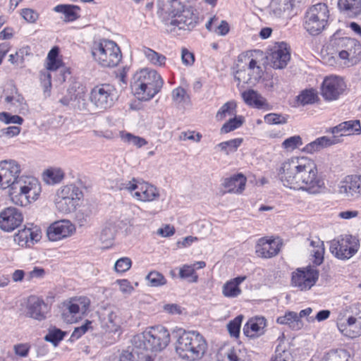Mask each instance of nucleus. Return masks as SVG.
I'll return each mask as SVG.
<instances>
[{"mask_svg":"<svg viewBox=\"0 0 361 361\" xmlns=\"http://www.w3.org/2000/svg\"><path fill=\"white\" fill-rule=\"evenodd\" d=\"M20 132V128L18 126H9L5 128H3L0 131V137H13L19 135Z\"/></svg>","mask_w":361,"mask_h":361,"instance_id":"obj_64","label":"nucleus"},{"mask_svg":"<svg viewBox=\"0 0 361 361\" xmlns=\"http://www.w3.org/2000/svg\"><path fill=\"white\" fill-rule=\"evenodd\" d=\"M91 322L86 321V322L82 326L75 328L71 336V339L73 341L80 338L91 327Z\"/></svg>","mask_w":361,"mask_h":361,"instance_id":"obj_62","label":"nucleus"},{"mask_svg":"<svg viewBox=\"0 0 361 361\" xmlns=\"http://www.w3.org/2000/svg\"><path fill=\"white\" fill-rule=\"evenodd\" d=\"M146 280L148 281V284L153 287L163 286L166 283L164 276L157 271L149 272L146 276Z\"/></svg>","mask_w":361,"mask_h":361,"instance_id":"obj_52","label":"nucleus"},{"mask_svg":"<svg viewBox=\"0 0 361 361\" xmlns=\"http://www.w3.org/2000/svg\"><path fill=\"white\" fill-rule=\"evenodd\" d=\"M294 0H271V8L276 16H280L282 13L292 10Z\"/></svg>","mask_w":361,"mask_h":361,"instance_id":"obj_43","label":"nucleus"},{"mask_svg":"<svg viewBox=\"0 0 361 361\" xmlns=\"http://www.w3.org/2000/svg\"><path fill=\"white\" fill-rule=\"evenodd\" d=\"M349 355L345 350H337L327 354V361H348Z\"/></svg>","mask_w":361,"mask_h":361,"instance_id":"obj_57","label":"nucleus"},{"mask_svg":"<svg viewBox=\"0 0 361 361\" xmlns=\"http://www.w3.org/2000/svg\"><path fill=\"white\" fill-rule=\"evenodd\" d=\"M38 240L39 234L30 228H24L14 235V241L20 247H30Z\"/></svg>","mask_w":361,"mask_h":361,"instance_id":"obj_33","label":"nucleus"},{"mask_svg":"<svg viewBox=\"0 0 361 361\" xmlns=\"http://www.w3.org/2000/svg\"><path fill=\"white\" fill-rule=\"evenodd\" d=\"M271 66L275 69H283L286 67L290 59V49L286 42L276 43L271 49L267 57Z\"/></svg>","mask_w":361,"mask_h":361,"instance_id":"obj_22","label":"nucleus"},{"mask_svg":"<svg viewBox=\"0 0 361 361\" xmlns=\"http://www.w3.org/2000/svg\"><path fill=\"white\" fill-rule=\"evenodd\" d=\"M120 137L124 142L131 144L138 148L147 144V141L145 138L134 135L128 132H121Z\"/></svg>","mask_w":361,"mask_h":361,"instance_id":"obj_48","label":"nucleus"},{"mask_svg":"<svg viewBox=\"0 0 361 361\" xmlns=\"http://www.w3.org/2000/svg\"><path fill=\"white\" fill-rule=\"evenodd\" d=\"M341 140L338 136L332 137L322 136L308 143L302 148V152L307 154H313L320 150L340 142Z\"/></svg>","mask_w":361,"mask_h":361,"instance_id":"obj_29","label":"nucleus"},{"mask_svg":"<svg viewBox=\"0 0 361 361\" xmlns=\"http://www.w3.org/2000/svg\"><path fill=\"white\" fill-rule=\"evenodd\" d=\"M338 193L343 198L355 200L361 197V175L345 176L338 185Z\"/></svg>","mask_w":361,"mask_h":361,"instance_id":"obj_16","label":"nucleus"},{"mask_svg":"<svg viewBox=\"0 0 361 361\" xmlns=\"http://www.w3.org/2000/svg\"><path fill=\"white\" fill-rule=\"evenodd\" d=\"M65 176L64 171L59 167H50L43 172L42 178L48 185H54L61 183Z\"/></svg>","mask_w":361,"mask_h":361,"instance_id":"obj_38","label":"nucleus"},{"mask_svg":"<svg viewBox=\"0 0 361 361\" xmlns=\"http://www.w3.org/2000/svg\"><path fill=\"white\" fill-rule=\"evenodd\" d=\"M324 242L319 238L312 240L310 243V256L313 258V263L320 265L324 261Z\"/></svg>","mask_w":361,"mask_h":361,"instance_id":"obj_36","label":"nucleus"},{"mask_svg":"<svg viewBox=\"0 0 361 361\" xmlns=\"http://www.w3.org/2000/svg\"><path fill=\"white\" fill-rule=\"evenodd\" d=\"M207 349L206 340L197 331H183L179 334L175 344L176 353L178 356L189 361L200 360Z\"/></svg>","mask_w":361,"mask_h":361,"instance_id":"obj_5","label":"nucleus"},{"mask_svg":"<svg viewBox=\"0 0 361 361\" xmlns=\"http://www.w3.org/2000/svg\"><path fill=\"white\" fill-rule=\"evenodd\" d=\"M170 334L163 326H155L147 328L142 334L133 336L132 343L140 350V353L160 352L169 345Z\"/></svg>","mask_w":361,"mask_h":361,"instance_id":"obj_6","label":"nucleus"},{"mask_svg":"<svg viewBox=\"0 0 361 361\" xmlns=\"http://www.w3.org/2000/svg\"><path fill=\"white\" fill-rule=\"evenodd\" d=\"M244 123L243 116H234L233 118H230L221 128L220 132L221 134L230 133L238 128H240Z\"/></svg>","mask_w":361,"mask_h":361,"instance_id":"obj_46","label":"nucleus"},{"mask_svg":"<svg viewBox=\"0 0 361 361\" xmlns=\"http://www.w3.org/2000/svg\"><path fill=\"white\" fill-rule=\"evenodd\" d=\"M360 247L359 240L350 235H341L330 242V251L333 255L339 259L351 258Z\"/></svg>","mask_w":361,"mask_h":361,"instance_id":"obj_13","label":"nucleus"},{"mask_svg":"<svg viewBox=\"0 0 361 361\" xmlns=\"http://www.w3.org/2000/svg\"><path fill=\"white\" fill-rule=\"evenodd\" d=\"M144 54L147 60L154 66H163L165 65L166 58L149 48H144Z\"/></svg>","mask_w":361,"mask_h":361,"instance_id":"obj_45","label":"nucleus"},{"mask_svg":"<svg viewBox=\"0 0 361 361\" xmlns=\"http://www.w3.org/2000/svg\"><path fill=\"white\" fill-rule=\"evenodd\" d=\"M243 319V315H238L227 324V329L231 336L238 338Z\"/></svg>","mask_w":361,"mask_h":361,"instance_id":"obj_51","label":"nucleus"},{"mask_svg":"<svg viewBox=\"0 0 361 361\" xmlns=\"http://www.w3.org/2000/svg\"><path fill=\"white\" fill-rule=\"evenodd\" d=\"M217 361H249L247 350L240 345L221 348Z\"/></svg>","mask_w":361,"mask_h":361,"instance_id":"obj_25","label":"nucleus"},{"mask_svg":"<svg viewBox=\"0 0 361 361\" xmlns=\"http://www.w3.org/2000/svg\"><path fill=\"white\" fill-rule=\"evenodd\" d=\"M75 10H79V7L66 4L58 5L54 8V11L63 13L66 21H73L78 18Z\"/></svg>","mask_w":361,"mask_h":361,"instance_id":"obj_44","label":"nucleus"},{"mask_svg":"<svg viewBox=\"0 0 361 361\" xmlns=\"http://www.w3.org/2000/svg\"><path fill=\"white\" fill-rule=\"evenodd\" d=\"M21 212L15 207H7L0 212V228L5 232H11L23 222Z\"/></svg>","mask_w":361,"mask_h":361,"instance_id":"obj_21","label":"nucleus"},{"mask_svg":"<svg viewBox=\"0 0 361 361\" xmlns=\"http://www.w3.org/2000/svg\"><path fill=\"white\" fill-rule=\"evenodd\" d=\"M281 245L278 241L260 238L255 247L257 256L262 258H271L280 251Z\"/></svg>","mask_w":361,"mask_h":361,"instance_id":"obj_27","label":"nucleus"},{"mask_svg":"<svg viewBox=\"0 0 361 361\" xmlns=\"http://www.w3.org/2000/svg\"><path fill=\"white\" fill-rule=\"evenodd\" d=\"M277 173L282 185L290 190L317 195L326 188L324 178L319 173L316 164L306 157H292L284 160Z\"/></svg>","mask_w":361,"mask_h":361,"instance_id":"obj_1","label":"nucleus"},{"mask_svg":"<svg viewBox=\"0 0 361 361\" xmlns=\"http://www.w3.org/2000/svg\"><path fill=\"white\" fill-rule=\"evenodd\" d=\"M91 53L94 60L104 68H114L122 59L120 47L115 42L109 39L94 42Z\"/></svg>","mask_w":361,"mask_h":361,"instance_id":"obj_7","label":"nucleus"},{"mask_svg":"<svg viewBox=\"0 0 361 361\" xmlns=\"http://www.w3.org/2000/svg\"><path fill=\"white\" fill-rule=\"evenodd\" d=\"M30 349L29 343H18L13 345V352L15 355L20 358L27 357Z\"/></svg>","mask_w":361,"mask_h":361,"instance_id":"obj_60","label":"nucleus"},{"mask_svg":"<svg viewBox=\"0 0 361 361\" xmlns=\"http://www.w3.org/2000/svg\"><path fill=\"white\" fill-rule=\"evenodd\" d=\"M338 6L350 17L357 16L361 12V0H338Z\"/></svg>","mask_w":361,"mask_h":361,"instance_id":"obj_37","label":"nucleus"},{"mask_svg":"<svg viewBox=\"0 0 361 361\" xmlns=\"http://www.w3.org/2000/svg\"><path fill=\"white\" fill-rule=\"evenodd\" d=\"M267 326L264 317H255L249 319L243 327L244 334L250 338H257L264 334Z\"/></svg>","mask_w":361,"mask_h":361,"instance_id":"obj_30","label":"nucleus"},{"mask_svg":"<svg viewBox=\"0 0 361 361\" xmlns=\"http://www.w3.org/2000/svg\"><path fill=\"white\" fill-rule=\"evenodd\" d=\"M21 16L29 23H35L39 18L37 12L31 8L22 9Z\"/></svg>","mask_w":361,"mask_h":361,"instance_id":"obj_63","label":"nucleus"},{"mask_svg":"<svg viewBox=\"0 0 361 361\" xmlns=\"http://www.w3.org/2000/svg\"><path fill=\"white\" fill-rule=\"evenodd\" d=\"M336 52L344 65L356 64L361 59V44L354 38L342 37L337 39Z\"/></svg>","mask_w":361,"mask_h":361,"instance_id":"obj_12","label":"nucleus"},{"mask_svg":"<svg viewBox=\"0 0 361 361\" xmlns=\"http://www.w3.org/2000/svg\"><path fill=\"white\" fill-rule=\"evenodd\" d=\"M0 121L5 124L14 123L21 125L23 123V118L18 115H11L7 112H1Z\"/></svg>","mask_w":361,"mask_h":361,"instance_id":"obj_56","label":"nucleus"},{"mask_svg":"<svg viewBox=\"0 0 361 361\" xmlns=\"http://www.w3.org/2000/svg\"><path fill=\"white\" fill-rule=\"evenodd\" d=\"M5 101L15 108L16 111H21L27 109L25 99L17 92L14 95L6 97Z\"/></svg>","mask_w":361,"mask_h":361,"instance_id":"obj_49","label":"nucleus"},{"mask_svg":"<svg viewBox=\"0 0 361 361\" xmlns=\"http://www.w3.org/2000/svg\"><path fill=\"white\" fill-rule=\"evenodd\" d=\"M345 87L342 78L338 76L326 77L322 83V95L326 100H336L343 93Z\"/></svg>","mask_w":361,"mask_h":361,"instance_id":"obj_23","label":"nucleus"},{"mask_svg":"<svg viewBox=\"0 0 361 361\" xmlns=\"http://www.w3.org/2000/svg\"><path fill=\"white\" fill-rule=\"evenodd\" d=\"M243 139L238 137L228 141L222 142L216 145L215 148L224 152L226 155L235 152L242 145Z\"/></svg>","mask_w":361,"mask_h":361,"instance_id":"obj_40","label":"nucleus"},{"mask_svg":"<svg viewBox=\"0 0 361 361\" xmlns=\"http://www.w3.org/2000/svg\"><path fill=\"white\" fill-rule=\"evenodd\" d=\"M236 115V103L235 101L226 102L217 111L216 119L218 121L224 120L226 117H232Z\"/></svg>","mask_w":361,"mask_h":361,"instance_id":"obj_41","label":"nucleus"},{"mask_svg":"<svg viewBox=\"0 0 361 361\" xmlns=\"http://www.w3.org/2000/svg\"><path fill=\"white\" fill-rule=\"evenodd\" d=\"M101 326L108 332L118 331L123 323L118 309L109 307L102 309L99 312Z\"/></svg>","mask_w":361,"mask_h":361,"instance_id":"obj_18","label":"nucleus"},{"mask_svg":"<svg viewBox=\"0 0 361 361\" xmlns=\"http://www.w3.org/2000/svg\"><path fill=\"white\" fill-rule=\"evenodd\" d=\"M205 27L208 31L213 32L219 36H225L230 30V27L227 21L222 20L219 22V18L216 16L210 18L206 23Z\"/></svg>","mask_w":361,"mask_h":361,"instance_id":"obj_34","label":"nucleus"},{"mask_svg":"<svg viewBox=\"0 0 361 361\" xmlns=\"http://www.w3.org/2000/svg\"><path fill=\"white\" fill-rule=\"evenodd\" d=\"M276 322L279 324L288 325L293 330H300L303 326L298 314L293 311L286 312L283 316L279 317Z\"/></svg>","mask_w":361,"mask_h":361,"instance_id":"obj_35","label":"nucleus"},{"mask_svg":"<svg viewBox=\"0 0 361 361\" xmlns=\"http://www.w3.org/2000/svg\"><path fill=\"white\" fill-rule=\"evenodd\" d=\"M20 166L14 160L0 162V188H10L12 201L16 204L26 206L35 201L41 193L39 181L32 176L19 177Z\"/></svg>","mask_w":361,"mask_h":361,"instance_id":"obj_2","label":"nucleus"},{"mask_svg":"<svg viewBox=\"0 0 361 361\" xmlns=\"http://www.w3.org/2000/svg\"><path fill=\"white\" fill-rule=\"evenodd\" d=\"M338 328L343 335L349 338L361 336V312L350 316L346 322L338 323Z\"/></svg>","mask_w":361,"mask_h":361,"instance_id":"obj_24","label":"nucleus"},{"mask_svg":"<svg viewBox=\"0 0 361 361\" xmlns=\"http://www.w3.org/2000/svg\"><path fill=\"white\" fill-rule=\"evenodd\" d=\"M164 85L161 76L150 68L136 72L131 82V89L139 100L149 101L159 93Z\"/></svg>","mask_w":361,"mask_h":361,"instance_id":"obj_4","label":"nucleus"},{"mask_svg":"<svg viewBox=\"0 0 361 361\" xmlns=\"http://www.w3.org/2000/svg\"><path fill=\"white\" fill-rule=\"evenodd\" d=\"M118 188L121 190H126L132 199L137 202H153L160 197L159 190L142 179L133 178L121 183Z\"/></svg>","mask_w":361,"mask_h":361,"instance_id":"obj_8","label":"nucleus"},{"mask_svg":"<svg viewBox=\"0 0 361 361\" xmlns=\"http://www.w3.org/2000/svg\"><path fill=\"white\" fill-rule=\"evenodd\" d=\"M132 262L128 257L118 259L114 264V269L116 272L124 273L131 267Z\"/></svg>","mask_w":361,"mask_h":361,"instance_id":"obj_58","label":"nucleus"},{"mask_svg":"<svg viewBox=\"0 0 361 361\" xmlns=\"http://www.w3.org/2000/svg\"><path fill=\"white\" fill-rule=\"evenodd\" d=\"M245 279V276H240L227 281L222 286V295L228 298H238L242 293L240 285Z\"/></svg>","mask_w":361,"mask_h":361,"instance_id":"obj_32","label":"nucleus"},{"mask_svg":"<svg viewBox=\"0 0 361 361\" xmlns=\"http://www.w3.org/2000/svg\"><path fill=\"white\" fill-rule=\"evenodd\" d=\"M93 209L90 205H83L78 212L76 217L81 224L87 223L92 215Z\"/></svg>","mask_w":361,"mask_h":361,"instance_id":"obj_55","label":"nucleus"},{"mask_svg":"<svg viewBox=\"0 0 361 361\" xmlns=\"http://www.w3.org/2000/svg\"><path fill=\"white\" fill-rule=\"evenodd\" d=\"M171 97L175 104L182 107L189 104L190 102L189 94L182 87H178L173 90Z\"/></svg>","mask_w":361,"mask_h":361,"instance_id":"obj_42","label":"nucleus"},{"mask_svg":"<svg viewBox=\"0 0 361 361\" xmlns=\"http://www.w3.org/2000/svg\"><path fill=\"white\" fill-rule=\"evenodd\" d=\"M242 97L244 102L250 106L262 108L266 104L265 99L261 96L257 92L250 90L242 93Z\"/></svg>","mask_w":361,"mask_h":361,"instance_id":"obj_39","label":"nucleus"},{"mask_svg":"<svg viewBox=\"0 0 361 361\" xmlns=\"http://www.w3.org/2000/svg\"><path fill=\"white\" fill-rule=\"evenodd\" d=\"M48 313V305L42 298L35 295L28 298L25 308V317L42 322L47 319Z\"/></svg>","mask_w":361,"mask_h":361,"instance_id":"obj_19","label":"nucleus"},{"mask_svg":"<svg viewBox=\"0 0 361 361\" xmlns=\"http://www.w3.org/2000/svg\"><path fill=\"white\" fill-rule=\"evenodd\" d=\"M264 121L269 125L284 124L286 119L281 114H268L264 116Z\"/></svg>","mask_w":361,"mask_h":361,"instance_id":"obj_61","label":"nucleus"},{"mask_svg":"<svg viewBox=\"0 0 361 361\" xmlns=\"http://www.w3.org/2000/svg\"><path fill=\"white\" fill-rule=\"evenodd\" d=\"M246 177L242 173H237L223 179L221 186L225 189L224 193L240 195L245 189Z\"/></svg>","mask_w":361,"mask_h":361,"instance_id":"obj_26","label":"nucleus"},{"mask_svg":"<svg viewBox=\"0 0 361 361\" xmlns=\"http://www.w3.org/2000/svg\"><path fill=\"white\" fill-rule=\"evenodd\" d=\"M185 0H159V9L171 17L166 23V30L173 32L178 30L190 31L199 20L196 10L185 4Z\"/></svg>","mask_w":361,"mask_h":361,"instance_id":"obj_3","label":"nucleus"},{"mask_svg":"<svg viewBox=\"0 0 361 361\" xmlns=\"http://www.w3.org/2000/svg\"><path fill=\"white\" fill-rule=\"evenodd\" d=\"M82 190L75 184L60 187L56 192L54 203L56 210L62 214L75 212L83 200Z\"/></svg>","mask_w":361,"mask_h":361,"instance_id":"obj_9","label":"nucleus"},{"mask_svg":"<svg viewBox=\"0 0 361 361\" xmlns=\"http://www.w3.org/2000/svg\"><path fill=\"white\" fill-rule=\"evenodd\" d=\"M90 305V300L85 296L71 298L64 305L66 308L62 313L63 319L70 324L76 322L80 314L86 312Z\"/></svg>","mask_w":361,"mask_h":361,"instance_id":"obj_14","label":"nucleus"},{"mask_svg":"<svg viewBox=\"0 0 361 361\" xmlns=\"http://www.w3.org/2000/svg\"><path fill=\"white\" fill-rule=\"evenodd\" d=\"M319 278V271L311 267L298 269L292 274L291 283L300 290L310 289Z\"/></svg>","mask_w":361,"mask_h":361,"instance_id":"obj_17","label":"nucleus"},{"mask_svg":"<svg viewBox=\"0 0 361 361\" xmlns=\"http://www.w3.org/2000/svg\"><path fill=\"white\" fill-rule=\"evenodd\" d=\"M329 16V9L325 4L312 6L305 15V30L312 35H319L327 25Z\"/></svg>","mask_w":361,"mask_h":361,"instance_id":"obj_10","label":"nucleus"},{"mask_svg":"<svg viewBox=\"0 0 361 361\" xmlns=\"http://www.w3.org/2000/svg\"><path fill=\"white\" fill-rule=\"evenodd\" d=\"M117 94L115 87L110 84H100L94 86L90 93V101L99 111H105L115 103Z\"/></svg>","mask_w":361,"mask_h":361,"instance_id":"obj_11","label":"nucleus"},{"mask_svg":"<svg viewBox=\"0 0 361 361\" xmlns=\"http://www.w3.org/2000/svg\"><path fill=\"white\" fill-rule=\"evenodd\" d=\"M62 61L59 59H55L54 60H46V71H42L40 72V81L43 86L44 93L49 94L50 90L51 87V75L48 71H56L62 66Z\"/></svg>","mask_w":361,"mask_h":361,"instance_id":"obj_31","label":"nucleus"},{"mask_svg":"<svg viewBox=\"0 0 361 361\" xmlns=\"http://www.w3.org/2000/svg\"><path fill=\"white\" fill-rule=\"evenodd\" d=\"M303 145L300 135H294L286 138L281 144V147L286 151L292 152Z\"/></svg>","mask_w":361,"mask_h":361,"instance_id":"obj_50","label":"nucleus"},{"mask_svg":"<svg viewBox=\"0 0 361 361\" xmlns=\"http://www.w3.org/2000/svg\"><path fill=\"white\" fill-rule=\"evenodd\" d=\"M71 105L79 110H87L88 109V103L86 99V96L83 87L78 88L76 91L75 98L72 99Z\"/></svg>","mask_w":361,"mask_h":361,"instance_id":"obj_47","label":"nucleus"},{"mask_svg":"<svg viewBox=\"0 0 361 361\" xmlns=\"http://www.w3.org/2000/svg\"><path fill=\"white\" fill-rule=\"evenodd\" d=\"M115 235V228L113 225L111 224H108L104 226L102 228L99 239L103 243H109L114 238Z\"/></svg>","mask_w":361,"mask_h":361,"instance_id":"obj_53","label":"nucleus"},{"mask_svg":"<svg viewBox=\"0 0 361 361\" xmlns=\"http://www.w3.org/2000/svg\"><path fill=\"white\" fill-rule=\"evenodd\" d=\"M247 59L249 62L246 68L241 66L240 59H238V70L235 71L234 77L239 83L255 85L262 78L263 71L255 59L250 58Z\"/></svg>","mask_w":361,"mask_h":361,"instance_id":"obj_15","label":"nucleus"},{"mask_svg":"<svg viewBox=\"0 0 361 361\" xmlns=\"http://www.w3.org/2000/svg\"><path fill=\"white\" fill-rule=\"evenodd\" d=\"M64 335L65 334L61 330L54 329L49 331V334L45 336L44 339L56 344L63 338Z\"/></svg>","mask_w":361,"mask_h":361,"instance_id":"obj_59","label":"nucleus"},{"mask_svg":"<svg viewBox=\"0 0 361 361\" xmlns=\"http://www.w3.org/2000/svg\"><path fill=\"white\" fill-rule=\"evenodd\" d=\"M317 98V94L312 90H305L302 91L298 97V102L302 105L313 104Z\"/></svg>","mask_w":361,"mask_h":361,"instance_id":"obj_54","label":"nucleus"},{"mask_svg":"<svg viewBox=\"0 0 361 361\" xmlns=\"http://www.w3.org/2000/svg\"><path fill=\"white\" fill-rule=\"evenodd\" d=\"M334 135L338 138L342 136L361 134V126L359 120L344 121L329 130Z\"/></svg>","mask_w":361,"mask_h":361,"instance_id":"obj_28","label":"nucleus"},{"mask_svg":"<svg viewBox=\"0 0 361 361\" xmlns=\"http://www.w3.org/2000/svg\"><path fill=\"white\" fill-rule=\"evenodd\" d=\"M75 232V226L69 220L63 219L52 223L47 229V235L50 241H59L71 236Z\"/></svg>","mask_w":361,"mask_h":361,"instance_id":"obj_20","label":"nucleus"}]
</instances>
